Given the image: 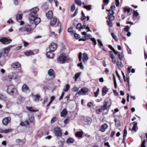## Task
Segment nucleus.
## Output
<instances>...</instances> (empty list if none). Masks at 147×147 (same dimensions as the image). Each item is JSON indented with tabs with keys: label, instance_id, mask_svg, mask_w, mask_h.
I'll use <instances>...</instances> for the list:
<instances>
[{
	"label": "nucleus",
	"instance_id": "nucleus-61",
	"mask_svg": "<svg viewBox=\"0 0 147 147\" xmlns=\"http://www.w3.org/2000/svg\"><path fill=\"white\" fill-rule=\"evenodd\" d=\"M124 9V12H126V11L128 13H129L130 12V8H123Z\"/></svg>",
	"mask_w": 147,
	"mask_h": 147
},
{
	"label": "nucleus",
	"instance_id": "nucleus-40",
	"mask_svg": "<svg viewBox=\"0 0 147 147\" xmlns=\"http://www.w3.org/2000/svg\"><path fill=\"white\" fill-rule=\"evenodd\" d=\"M84 7L88 11H90L91 9V5H85L84 6Z\"/></svg>",
	"mask_w": 147,
	"mask_h": 147
},
{
	"label": "nucleus",
	"instance_id": "nucleus-59",
	"mask_svg": "<svg viewBox=\"0 0 147 147\" xmlns=\"http://www.w3.org/2000/svg\"><path fill=\"white\" fill-rule=\"evenodd\" d=\"M111 21H110L109 20L107 21L108 25L111 27H112L113 26V25Z\"/></svg>",
	"mask_w": 147,
	"mask_h": 147
},
{
	"label": "nucleus",
	"instance_id": "nucleus-55",
	"mask_svg": "<svg viewBox=\"0 0 147 147\" xmlns=\"http://www.w3.org/2000/svg\"><path fill=\"white\" fill-rule=\"evenodd\" d=\"M69 122V119L68 118H66L63 121L64 123L66 125Z\"/></svg>",
	"mask_w": 147,
	"mask_h": 147
},
{
	"label": "nucleus",
	"instance_id": "nucleus-58",
	"mask_svg": "<svg viewBox=\"0 0 147 147\" xmlns=\"http://www.w3.org/2000/svg\"><path fill=\"white\" fill-rule=\"evenodd\" d=\"M130 28V27H129L128 26H125V28H124L123 29L126 32H128L129 30V29Z\"/></svg>",
	"mask_w": 147,
	"mask_h": 147
},
{
	"label": "nucleus",
	"instance_id": "nucleus-9",
	"mask_svg": "<svg viewBox=\"0 0 147 147\" xmlns=\"http://www.w3.org/2000/svg\"><path fill=\"white\" fill-rule=\"evenodd\" d=\"M82 53L81 52H80L78 55V59L79 60V61L81 62L77 64V65L78 67H80V68L81 69H83L84 66L82 65V63L81 62L82 61Z\"/></svg>",
	"mask_w": 147,
	"mask_h": 147
},
{
	"label": "nucleus",
	"instance_id": "nucleus-13",
	"mask_svg": "<svg viewBox=\"0 0 147 147\" xmlns=\"http://www.w3.org/2000/svg\"><path fill=\"white\" fill-rule=\"evenodd\" d=\"M46 56L47 57L49 58L52 59L54 57V54L53 53V52L50 51H49L47 52L46 53Z\"/></svg>",
	"mask_w": 147,
	"mask_h": 147
},
{
	"label": "nucleus",
	"instance_id": "nucleus-64",
	"mask_svg": "<svg viewBox=\"0 0 147 147\" xmlns=\"http://www.w3.org/2000/svg\"><path fill=\"white\" fill-rule=\"evenodd\" d=\"M73 31V28L70 27L68 28L67 31L68 32L70 33L72 32Z\"/></svg>",
	"mask_w": 147,
	"mask_h": 147
},
{
	"label": "nucleus",
	"instance_id": "nucleus-4",
	"mask_svg": "<svg viewBox=\"0 0 147 147\" xmlns=\"http://www.w3.org/2000/svg\"><path fill=\"white\" fill-rule=\"evenodd\" d=\"M23 14L21 12H19L16 16V19L17 21L20 23L21 25H23L24 23L22 21Z\"/></svg>",
	"mask_w": 147,
	"mask_h": 147
},
{
	"label": "nucleus",
	"instance_id": "nucleus-26",
	"mask_svg": "<svg viewBox=\"0 0 147 147\" xmlns=\"http://www.w3.org/2000/svg\"><path fill=\"white\" fill-rule=\"evenodd\" d=\"M57 21V19L55 18H53L51 20L50 23V25L53 26L55 24Z\"/></svg>",
	"mask_w": 147,
	"mask_h": 147
},
{
	"label": "nucleus",
	"instance_id": "nucleus-47",
	"mask_svg": "<svg viewBox=\"0 0 147 147\" xmlns=\"http://www.w3.org/2000/svg\"><path fill=\"white\" fill-rule=\"evenodd\" d=\"M91 40L92 42V44L94 46L96 43V42L95 38H91Z\"/></svg>",
	"mask_w": 147,
	"mask_h": 147
},
{
	"label": "nucleus",
	"instance_id": "nucleus-37",
	"mask_svg": "<svg viewBox=\"0 0 147 147\" xmlns=\"http://www.w3.org/2000/svg\"><path fill=\"white\" fill-rule=\"evenodd\" d=\"M81 74V73L80 72H79L78 73H77L76 74H75V77H74L75 81H76L77 79L80 76Z\"/></svg>",
	"mask_w": 147,
	"mask_h": 147
},
{
	"label": "nucleus",
	"instance_id": "nucleus-35",
	"mask_svg": "<svg viewBox=\"0 0 147 147\" xmlns=\"http://www.w3.org/2000/svg\"><path fill=\"white\" fill-rule=\"evenodd\" d=\"M108 109L106 108H102V112L103 115L107 114L108 112Z\"/></svg>",
	"mask_w": 147,
	"mask_h": 147
},
{
	"label": "nucleus",
	"instance_id": "nucleus-31",
	"mask_svg": "<svg viewBox=\"0 0 147 147\" xmlns=\"http://www.w3.org/2000/svg\"><path fill=\"white\" fill-rule=\"evenodd\" d=\"M137 123L135 121L134 122V126L132 127V130L134 131H136V129H137Z\"/></svg>",
	"mask_w": 147,
	"mask_h": 147
},
{
	"label": "nucleus",
	"instance_id": "nucleus-30",
	"mask_svg": "<svg viewBox=\"0 0 147 147\" xmlns=\"http://www.w3.org/2000/svg\"><path fill=\"white\" fill-rule=\"evenodd\" d=\"M108 127V125L106 124H104L102 125V132H104Z\"/></svg>",
	"mask_w": 147,
	"mask_h": 147
},
{
	"label": "nucleus",
	"instance_id": "nucleus-43",
	"mask_svg": "<svg viewBox=\"0 0 147 147\" xmlns=\"http://www.w3.org/2000/svg\"><path fill=\"white\" fill-rule=\"evenodd\" d=\"M28 117L29 120L30 122H32L34 120V117L33 115H31L30 116V115H29Z\"/></svg>",
	"mask_w": 147,
	"mask_h": 147
},
{
	"label": "nucleus",
	"instance_id": "nucleus-34",
	"mask_svg": "<svg viewBox=\"0 0 147 147\" xmlns=\"http://www.w3.org/2000/svg\"><path fill=\"white\" fill-rule=\"evenodd\" d=\"M41 7L43 9H46L48 7V4L47 2L45 3Z\"/></svg>",
	"mask_w": 147,
	"mask_h": 147
},
{
	"label": "nucleus",
	"instance_id": "nucleus-41",
	"mask_svg": "<svg viewBox=\"0 0 147 147\" xmlns=\"http://www.w3.org/2000/svg\"><path fill=\"white\" fill-rule=\"evenodd\" d=\"M29 124V123L27 121H25V122H21L20 123V125L22 126H24Z\"/></svg>",
	"mask_w": 147,
	"mask_h": 147
},
{
	"label": "nucleus",
	"instance_id": "nucleus-52",
	"mask_svg": "<svg viewBox=\"0 0 147 147\" xmlns=\"http://www.w3.org/2000/svg\"><path fill=\"white\" fill-rule=\"evenodd\" d=\"M81 26V23H78L76 25V28L77 29H78L79 31H80Z\"/></svg>",
	"mask_w": 147,
	"mask_h": 147
},
{
	"label": "nucleus",
	"instance_id": "nucleus-48",
	"mask_svg": "<svg viewBox=\"0 0 147 147\" xmlns=\"http://www.w3.org/2000/svg\"><path fill=\"white\" fill-rule=\"evenodd\" d=\"M69 87L70 86L69 84H67L63 89L64 91L65 92L67 91L69 89Z\"/></svg>",
	"mask_w": 147,
	"mask_h": 147
},
{
	"label": "nucleus",
	"instance_id": "nucleus-1",
	"mask_svg": "<svg viewBox=\"0 0 147 147\" xmlns=\"http://www.w3.org/2000/svg\"><path fill=\"white\" fill-rule=\"evenodd\" d=\"M39 10V8L35 7L30 9V12L29 17V21L30 23L34 24L35 25L38 24L40 22V18L38 17L37 13Z\"/></svg>",
	"mask_w": 147,
	"mask_h": 147
},
{
	"label": "nucleus",
	"instance_id": "nucleus-28",
	"mask_svg": "<svg viewBox=\"0 0 147 147\" xmlns=\"http://www.w3.org/2000/svg\"><path fill=\"white\" fill-rule=\"evenodd\" d=\"M133 15V20H136L137 17L139 15V14L137 11H134Z\"/></svg>",
	"mask_w": 147,
	"mask_h": 147
},
{
	"label": "nucleus",
	"instance_id": "nucleus-20",
	"mask_svg": "<svg viewBox=\"0 0 147 147\" xmlns=\"http://www.w3.org/2000/svg\"><path fill=\"white\" fill-rule=\"evenodd\" d=\"M92 119L89 117H86L84 118V122L86 124L88 125H90L92 122Z\"/></svg>",
	"mask_w": 147,
	"mask_h": 147
},
{
	"label": "nucleus",
	"instance_id": "nucleus-45",
	"mask_svg": "<svg viewBox=\"0 0 147 147\" xmlns=\"http://www.w3.org/2000/svg\"><path fill=\"white\" fill-rule=\"evenodd\" d=\"M6 97L4 96L2 94H0V100H6Z\"/></svg>",
	"mask_w": 147,
	"mask_h": 147
},
{
	"label": "nucleus",
	"instance_id": "nucleus-16",
	"mask_svg": "<svg viewBox=\"0 0 147 147\" xmlns=\"http://www.w3.org/2000/svg\"><path fill=\"white\" fill-rule=\"evenodd\" d=\"M109 89L106 86H104L102 90V96H104L106 95L107 92H108Z\"/></svg>",
	"mask_w": 147,
	"mask_h": 147
},
{
	"label": "nucleus",
	"instance_id": "nucleus-21",
	"mask_svg": "<svg viewBox=\"0 0 147 147\" xmlns=\"http://www.w3.org/2000/svg\"><path fill=\"white\" fill-rule=\"evenodd\" d=\"M32 96L34 98V101H38L40 100H42L40 96L38 95H32Z\"/></svg>",
	"mask_w": 147,
	"mask_h": 147
},
{
	"label": "nucleus",
	"instance_id": "nucleus-23",
	"mask_svg": "<svg viewBox=\"0 0 147 147\" xmlns=\"http://www.w3.org/2000/svg\"><path fill=\"white\" fill-rule=\"evenodd\" d=\"M114 53L115 54L117 55L120 60L121 61L123 57L122 54L120 53L118 51H116Z\"/></svg>",
	"mask_w": 147,
	"mask_h": 147
},
{
	"label": "nucleus",
	"instance_id": "nucleus-63",
	"mask_svg": "<svg viewBox=\"0 0 147 147\" xmlns=\"http://www.w3.org/2000/svg\"><path fill=\"white\" fill-rule=\"evenodd\" d=\"M18 0H13V2L14 5H18L19 4Z\"/></svg>",
	"mask_w": 147,
	"mask_h": 147
},
{
	"label": "nucleus",
	"instance_id": "nucleus-17",
	"mask_svg": "<svg viewBox=\"0 0 147 147\" xmlns=\"http://www.w3.org/2000/svg\"><path fill=\"white\" fill-rule=\"evenodd\" d=\"M67 110L65 109H64L61 112V117H65L67 114Z\"/></svg>",
	"mask_w": 147,
	"mask_h": 147
},
{
	"label": "nucleus",
	"instance_id": "nucleus-38",
	"mask_svg": "<svg viewBox=\"0 0 147 147\" xmlns=\"http://www.w3.org/2000/svg\"><path fill=\"white\" fill-rule=\"evenodd\" d=\"M11 47H9L7 48H6L4 49V53L6 54H7L9 53V50L11 49Z\"/></svg>",
	"mask_w": 147,
	"mask_h": 147
},
{
	"label": "nucleus",
	"instance_id": "nucleus-49",
	"mask_svg": "<svg viewBox=\"0 0 147 147\" xmlns=\"http://www.w3.org/2000/svg\"><path fill=\"white\" fill-rule=\"evenodd\" d=\"M76 8L75 5L74 3L71 6L70 10L71 11H73Z\"/></svg>",
	"mask_w": 147,
	"mask_h": 147
},
{
	"label": "nucleus",
	"instance_id": "nucleus-44",
	"mask_svg": "<svg viewBox=\"0 0 147 147\" xmlns=\"http://www.w3.org/2000/svg\"><path fill=\"white\" fill-rule=\"evenodd\" d=\"M82 16L81 18V20L83 21L85 19L86 17L85 16V14L82 11Z\"/></svg>",
	"mask_w": 147,
	"mask_h": 147
},
{
	"label": "nucleus",
	"instance_id": "nucleus-50",
	"mask_svg": "<svg viewBox=\"0 0 147 147\" xmlns=\"http://www.w3.org/2000/svg\"><path fill=\"white\" fill-rule=\"evenodd\" d=\"M55 97L54 96H52L51 97L50 99V100L49 104L47 105V106H49L50 104H51L52 101L55 99Z\"/></svg>",
	"mask_w": 147,
	"mask_h": 147
},
{
	"label": "nucleus",
	"instance_id": "nucleus-7",
	"mask_svg": "<svg viewBox=\"0 0 147 147\" xmlns=\"http://www.w3.org/2000/svg\"><path fill=\"white\" fill-rule=\"evenodd\" d=\"M58 61L61 63H63L66 60V57L65 54H61L58 58Z\"/></svg>",
	"mask_w": 147,
	"mask_h": 147
},
{
	"label": "nucleus",
	"instance_id": "nucleus-56",
	"mask_svg": "<svg viewBox=\"0 0 147 147\" xmlns=\"http://www.w3.org/2000/svg\"><path fill=\"white\" fill-rule=\"evenodd\" d=\"M78 13V9H76L74 13V14L71 15V16L72 17H74V16H76V15Z\"/></svg>",
	"mask_w": 147,
	"mask_h": 147
},
{
	"label": "nucleus",
	"instance_id": "nucleus-5",
	"mask_svg": "<svg viewBox=\"0 0 147 147\" xmlns=\"http://www.w3.org/2000/svg\"><path fill=\"white\" fill-rule=\"evenodd\" d=\"M18 77V73L16 72H13L9 73L8 76V78L10 79H14Z\"/></svg>",
	"mask_w": 147,
	"mask_h": 147
},
{
	"label": "nucleus",
	"instance_id": "nucleus-39",
	"mask_svg": "<svg viewBox=\"0 0 147 147\" xmlns=\"http://www.w3.org/2000/svg\"><path fill=\"white\" fill-rule=\"evenodd\" d=\"M114 121L115 122L116 126L117 127H119L120 125V122L119 120H117L116 118L114 119Z\"/></svg>",
	"mask_w": 147,
	"mask_h": 147
},
{
	"label": "nucleus",
	"instance_id": "nucleus-46",
	"mask_svg": "<svg viewBox=\"0 0 147 147\" xmlns=\"http://www.w3.org/2000/svg\"><path fill=\"white\" fill-rule=\"evenodd\" d=\"M12 129H8L4 130V133L5 134H7L11 132Z\"/></svg>",
	"mask_w": 147,
	"mask_h": 147
},
{
	"label": "nucleus",
	"instance_id": "nucleus-33",
	"mask_svg": "<svg viewBox=\"0 0 147 147\" xmlns=\"http://www.w3.org/2000/svg\"><path fill=\"white\" fill-rule=\"evenodd\" d=\"M117 66L119 67V69H120V68L122 67L123 66V65L121 62V61H118L117 63Z\"/></svg>",
	"mask_w": 147,
	"mask_h": 147
},
{
	"label": "nucleus",
	"instance_id": "nucleus-8",
	"mask_svg": "<svg viewBox=\"0 0 147 147\" xmlns=\"http://www.w3.org/2000/svg\"><path fill=\"white\" fill-rule=\"evenodd\" d=\"M57 45L54 43H51L49 46V48L50 51L54 52L57 49Z\"/></svg>",
	"mask_w": 147,
	"mask_h": 147
},
{
	"label": "nucleus",
	"instance_id": "nucleus-18",
	"mask_svg": "<svg viewBox=\"0 0 147 147\" xmlns=\"http://www.w3.org/2000/svg\"><path fill=\"white\" fill-rule=\"evenodd\" d=\"M47 18L49 19H50L53 16V12L51 10H49L46 14Z\"/></svg>",
	"mask_w": 147,
	"mask_h": 147
},
{
	"label": "nucleus",
	"instance_id": "nucleus-25",
	"mask_svg": "<svg viewBox=\"0 0 147 147\" xmlns=\"http://www.w3.org/2000/svg\"><path fill=\"white\" fill-rule=\"evenodd\" d=\"M12 67L14 68H17L19 67L20 65L18 62H15L13 63L11 65Z\"/></svg>",
	"mask_w": 147,
	"mask_h": 147
},
{
	"label": "nucleus",
	"instance_id": "nucleus-14",
	"mask_svg": "<svg viewBox=\"0 0 147 147\" xmlns=\"http://www.w3.org/2000/svg\"><path fill=\"white\" fill-rule=\"evenodd\" d=\"M88 55L86 53H84L82 57V60L83 62L84 63H86L88 59Z\"/></svg>",
	"mask_w": 147,
	"mask_h": 147
},
{
	"label": "nucleus",
	"instance_id": "nucleus-2",
	"mask_svg": "<svg viewBox=\"0 0 147 147\" xmlns=\"http://www.w3.org/2000/svg\"><path fill=\"white\" fill-rule=\"evenodd\" d=\"M19 32L21 33L24 31L31 33L32 31V26L29 25H26L22 27L18 28Z\"/></svg>",
	"mask_w": 147,
	"mask_h": 147
},
{
	"label": "nucleus",
	"instance_id": "nucleus-24",
	"mask_svg": "<svg viewBox=\"0 0 147 147\" xmlns=\"http://www.w3.org/2000/svg\"><path fill=\"white\" fill-rule=\"evenodd\" d=\"M84 132L83 131H78L75 134L76 136L78 138H81Z\"/></svg>",
	"mask_w": 147,
	"mask_h": 147
},
{
	"label": "nucleus",
	"instance_id": "nucleus-42",
	"mask_svg": "<svg viewBox=\"0 0 147 147\" xmlns=\"http://www.w3.org/2000/svg\"><path fill=\"white\" fill-rule=\"evenodd\" d=\"M75 3L79 6H80L82 4L81 1L79 0H76L74 1Z\"/></svg>",
	"mask_w": 147,
	"mask_h": 147
},
{
	"label": "nucleus",
	"instance_id": "nucleus-12",
	"mask_svg": "<svg viewBox=\"0 0 147 147\" xmlns=\"http://www.w3.org/2000/svg\"><path fill=\"white\" fill-rule=\"evenodd\" d=\"M11 39L8 40L5 38H3L0 39V41L4 44H8L11 42Z\"/></svg>",
	"mask_w": 147,
	"mask_h": 147
},
{
	"label": "nucleus",
	"instance_id": "nucleus-53",
	"mask_svg": "<svg viewBox=\"0 0 147 147\" xmlns=\"http://www.w3.org/2000/svg\"><path fill=\"white\" fill-rule=\"evenodd\" d=\"M111 35L112 37L114 38L115 40L116 41H117L118 40V39L117 38L116 36L114 34V33L112 32L111 33Z\"/></svg>",
	"mask_w": 147,
	"mask_h": 147
},
{
	"label": "nucleus",
	"instance_id": "nucleus-51",
	"mask_svg": "<svg viewBox=\"0 0 147 147\" xmlns=\"http://www.w3.org/2000/svg\"><path fill=\"white\" fill-rule=\"evenodd\" d=\"M123 139H124V138L127 136V131L126 129V127H125L123 131Z\"/></svg>",
	"mask_w": 147,
	"mask_h": 147
},
{
	"label": "nucleus",
	"instance_id": "nucleus-54",
	"mask_svg": "<svg viewBox=\"0 0 147 147\" xmlns=\"http://www.w3.org/2000/svg\"><path fill=\"white\" fill-rule=\"evenodd\" d=\"M87 106L89 108H92L93 106V104L91 102H89L87 104Z\"/></svg>",
	"mask_w": 147,
	"mask_h": 147
},
{
	"label": "nucleus",
	"instance_id": "nucleus-6",
	"mask_svg": "<svg viewBox=\"0 0 147 147\" xmlns=\"http://www.w3.org/2000/svg\"><path fill=\"white\" fill-rule=\"evenodd\" d=\"M54 132L55 135L57 137L61 136V131L59 128L56 127L54 130Z\"/></svg>",
	"mask_w": 147,
	"mask_h": 147
},
{
	"label": "nucleus",
	"instance_id": "nucleus-36",
	"mask_svg": "<svg viewBox=\"0 0 147 147\" xmlns=\"http://www.w3.org/2000/svg\"><path fill=\"white\" fill-rule=\"evenodd\" d=\"M108 18L109 21H113L114 20L115 17L112 14L109 15Z\"/></svg>",
	"mask_w": 147,
	"mask_h": 147
},
{
	"label": "nucleus",
	"instance_id": "nucleus-3",
	"mask_svg": "<svg viewBox=\"0 0 147 147\" xmlns=\"http://www.w3.org/2000/svg\"><path fill=\"white\" fill-rule=\"evenodd\" d=\"M7 92L11 95L16 94L17 92V90L15 86L13 85H10L7 87Z\"/></svg>",
	"mask_w": 147,
	"mask_h": 147
},
{
	"label": "nucleus",
	"instance_id": "nucleus-19",
	"mask_svg": "<svg viewBox=\"0 0 147 147\" xmlns=\"http://www.w3.org/2000/svg\"><path fill=\"white\" fill-rule=\"evenodd\" d=\"M22 90L24 92H26L29 90L28 87L26 84H24L22 87Z\"/></svg>",
	"mask_w": 147,
	"mask_h": 147
},
{
	"label": "nucleus",
	"instance_id": "nucleus-22",
	"mask_svg": "<svg viewBox=\"0 0 147 147\" xmlns=\"http://www.w3.org/2000/svg\"><path fill=\"white\" fill-rule=\"evenodd\" d=\"M111 106V104L108 102H105L102 107V108H106V109H108Z\"/></svg>",
	"mask_w": 147,
	"mask_h": 147
},
{
	"label": "nucleus",
	"instance_id": "nucleus-62",
	"mask_svg": "<svg viewBox=\"0 0 147 147\" xmlns=\"http://www.w3.org/2000/svg\"><path fill=\"white\" fill-rule=\"evenodd\" d=\"M74 36L75 38L77 39H78L80 37V36L78 34L75 33L74 34Z\"/></svg>",
	"mask_w": 147,
	"mask_h": 147
},
{
	"label": "nucleus",
	"instance_id": "nucleus-57",
	"mask_svg": "<svg viewBox=\"0 0 147 147\" xmlns=\"http://www.w3.org/2000/svg\"><path fill=\"white\" fill-rule=\"evenodd\" d=\"M112 59V61L113 63H115L116 62V60L115 58V57L114 56H113L112 57H110Z\"/></svg>",
	"mask_w": 147,
	"mask_h": 147
},
{
	"label": "nucleus",
	"instance_id": "nucleus-27",
	"mask_svg": "<svg viewBox=\"0 0 147 147\" xmlns=\"http://www.w3.org/2000/svg\"><path fill=\"white\" fill-rule=\"evenodd\" d=\"M74 139L73 138H68L66 140V142L68 144L73 143L74 141Z\"/></svg>",
	"mask_w": 147,
	"mask_h": 147
},
{
	"label": "nucleus",
	"instance_id": "nucleus-60",
	"mask_svg": "<svg viewBox=\"0 0 147 147\" xmlns=\"http://www.w3.org/2000/svg\"><path fill=\"white\" fill-rule=\"evenodd\" d=\"M146 142V140H144L143 141L141 144V147H145L146 145L145 143Z\"/></svg>",
	"mask_w": 147,
	"mask_h": 147
},
{
	"label": "nucleus",
	"instance_id": "nucleus-29",
	"mask_svg": "<svg viewBox=\"0 0 147 147\" xmlns=\"http://www.w3.org/2000/svg\"><path fill=\"white\" fill-rule=\"evenodd\" d=\"M26 108L28 110L31 112H35L37 111L34 107H27Z\"/></svg>",
	"mask_w": 147,
	"mask_h": 147
},
{
	"label": "nucleus",
	"instance_id": "nucleus-11",
	"mask_svg": "<svg viewBox=\"0 0 147 147\" xmlns=\"http://www.w3.org/2000/svg\"><path fill=\"white\" fill-rule=\"evenodd\" d=\"M10 121L11 119L10 117H5L3 119L2 123L4 125H7L10 122Z\"/></svg>",
	"mask_w": 147,
	"mask_h": 147
},
{
	"label": "nucleus",
	"instance_id": "nucleus-15",
	"mask_svg": "<svg viewBox=\"0 0 147 147\" xmlns=\"http://www.w3.org/2000/svg\"><path fill=\"white\" fill-rule=\"evenodd\" d=\"M48 74L49 76L53 78L55 77L54 71L52 69H50L48 71Z\"/></svg>",
	"mask_w": 147,
	"mask_h": 147
},
{
	"label": "nucleus",
	"instance_id": "nucleus-32",
	"mask_svg": "<svg viewBox=\"0 0 147 147\" xmlns=\"http://www.w3.org/2000/svg\"><path fill=\"white\" fill-rule=\"evenodd\" d=\"M24 54L27 56H29L32 55H34V53L31 51H26L24 53Z\"/></svg>",
	"mask_w": 147,
	"mask_h": 147
},
{
	"label": "nucleus",
	"instance_id": "nucleus-10",
	"mask_svg": "<svg viewBox=\"0 0 147 147\" xmlns=\"http://www.w3.org/2000/svg\"><path fill=\"white\" fill-rule=\"evenodd\" d=\"M88 91V89L86 88H82L78 93V94L80 95H84L86 94Z\"/></svg>",
	"mask_w": 147,
	"mask_h": 147
}]
</instances>
